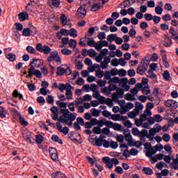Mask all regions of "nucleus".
<instances>
[{
    "label": "nucleus",
    "instance_id": "f257e3e1",
    "mask_svg": "<svg viewBox=\"0 0 178 178\" xmlns=\"http://www.w3.org/2000/svg\"><path fill=\"white\" fill-rule=\"evenodd\" d=\"M62 115L58 119V122L60 123H65L68 127L73 126V122L76 120V115L70 113L67 108L61 109Z\"/></svg>",
    "mask_w": 178,
    "mask_h": 178
},
{
    "label": "nucleus",
    "instance_id": "f03ea898",
    "mask_svg": "<svg viewBox=\"0 0 178 178\" xmlns=\"http://www.w3.org/2000/svg\"><path fill=\"white\" fill-rule=\"evenodd\" d=\"M30 69L28 71L29 74L26 76V79H31L33 76H36L38 79H42V74H41V71L38 70H35V66L31 65H29Z\"/></svg>",
    "mask_w": 178,
    "mask_h": 178
},
{
    "label": "nucleus",
    "instance_id": "7ed1b4c3",
    "mask_svg": "<svg viewBox=\"0 0 178 178\" xmlns=\"http://www.w3.org/2000/svg\"><path fill=\"white\" fill-rule=\"evenodd\" d=\"M149 65V60H143L140 63V64L138 66L136 69V73H138V74H140L141 76H143V74L145 73L146 70H147Z\"/></svg>",
    "mask_w": 178,
    "mask_h": 178
},
{
    "label": "nucleus",
    "instance_id": "20e7f679",
    "mask_svg": "<svg viewBox=\"0 0 178 178\" xmlns=\"http://www.w3.org/2000/svg\"><path fill=\"white\" fill-rule=\"evenodd\" d=\"M48 62H56L57 63H62V58L58 51H51L50 56L47 57Z\"/></svg>",
    "mask_w": 178,
    "mask_h": 178
},
{
    "label": "nucleus",
    "instance_id": "39448f33",
    "mask_svg": "<svg viewBox=\"0 0 178 178\" xmlns=\"http://www.w3.org/2000/svg\"><path fill=\"white\" fill-rule=\"evenodd\" d=\"M36 50L38 51L39 52H42L43 54H44V55H49V54H51V47H49V46H47V45H43L41 43H38L36 45Z\"/></svg>",
    "mask_w": 178,
    "mask_h": 178
},
{
    "label": "nucleus",
    "instance_id": "423d86ee",
    "mask_svg": "<svg viewBox=\"0 0 178 178\" xmlns=\"http://www.w3.org/2000/svg\"><path fill=\"white\" fill-rule=\"evenodd\" d=\"M107 127L109 129H113L115 131H123L124 127L119 123H113V122L110 121L106 123Z\"/></svg>",
    "mask_w": 178,
    "mask_h": 178
},
{
    "label": "nucleus",
    "instance_id": "0eeeda50",
    "mask_svg": "<svg viewBox=\"0 0 178 178\" xmlns=\"http://www.w3.org/2000/svg\"><path fill=\"white\" fill-rule=\"evenodd\" d=\"M116 92H114L112 95V99L113 101H118L119 100V95H120V98H123V95H124V90L122 88H118Z\"/></svg>",
    "mask_w": 178,
    "mask_h": 178
},
{
    "label": "nucleus",
    "instance_id": "6e6552de",
    "mask_svg": "<svg viewBox=\"0 0 178 178\" xmlns=\"http://www.w3.org/2000/svg\"><path fill=\"white\" fill-rule=\"evenodd\" d=\"M86 15L87 11L86 10V8L82 6H80L76 13V17H78V19H83V17H84Z\"/></svg>",
    "mask_w": 178,
    "mask_h": 178
},
{
    "label": "nucleus",
    "instance_id": "1a4fd4ad",
    "mask_svg": "<svg viewBox=\"0 0 178 178\" xmlns=\"http://www.w3.org/2000/svg\"><path fill=\"white\" fill-rule=\"evenodd\" d=\"M102 47H108V41L100 40L97 42L95 45V48L97 51H101V49H102Z\"/></svg>",
    "mask_w": 178,
    "mask_h": 178
},
{
    "label": "nucleus",
    "instance_id": "9d476101",
    "mask_svg": "<svg viewBox=\"0 0 178 178\" xmlns=\"http://www.w3.org/2000/svg\"><path fill=\"white\" fill-rule=\"evenodd\" d=\"M138 137H139V138L146 137V138H148L149 140H154L153 137H150L149 135H148V131L147 129H142L141 131H139V134L138 135Z\"/></svg>",
    "mask_w": 178,
    "mask_h": 178
},
{
    "label": "nucleus",
    "instance_id": "9b49d317",
    "mask_svg": "<svg viewBox=\"0 0 178 178\" xmlns=\"http://www.w3.org/2000/svg\"><path fill=\"white\" fill-rule=\"evenodd\" d=\"M136 3V1L134 0H124L122 3H120V6H123L124 9L127 8H130L132 5Z\"/></svg>",
    "mask_w": 178,
    "mask_h": 178
},
{
    "label": "nucleus",
    "instance_id": "f8f14e48",
    "mask_svg": "<svg viewBox=\"0 0 178 178\" xmlns=\"http://www.w3.org/2000/svg\"><path fill=\"white\" fill-rule=\"evenodd\" d=\"M102 161L104 163H106V166L108 168V169H112V168H113V164L111 160V158L104 156L102 159Z\"/></svg>",
    "mask_w": 178,
    "mask_h": 178
},
{
    "label": "nucleus",
    "instance_id": "ddd939ff",
    "mask_svg": "<svg viewBox=\"0 0 178 178\" xmlns=\"http://www.w3.org/2000/svg\"><path fill=\"white\" fill-rule=\"evenodd\" d=\"M38 3L34 0H31L30 2L26 6V9L28 12H33V9L37 6Z\"/></svg>",
    "mask_w": 178,
    "mask_h": 178
},
{
    "label": "nucleus",
    "instance_id": "4468645a",
    "mask_svg": "<svg viewBox=\"0 0 178 178\" xmlns=\"http://www.w3.org/2000/svg\"><path fill=\"white\" fill-rule=\"evenodd\" d=\"M82 52H83V56H86V52H88L90 58H94V56L97 55V51H95V50H94L93 49H90L89 50H87V49H83L82 50Z\"/></svg>",
    "mask_w": 178,
    "mask_h": 178
},
{
    "label": "nucleus",
    "instance_id": "2eb2a0df",
    "mask_svg": "<svg viewBox=\"0 0 178 178\" xmlns=\"http://www.w3.org/2000/svg\"><path fill=\"white\" fill-rule=\"evenodd\" d=\"M128 145L129 147H136V148H141V145H143V143H141L140 140L134 142L133 141V139H131L129 141H128Z\"/></svg>",
    "mask_w": 178,
    "mask_h": 178
},
{
    "label": "nucleus",
    "instance_id": "dca6fc26",
    "mask_svg": "<svg viewBox=\"0 0 178 178\" xmlns=\"http://www.w3.org/2000/svg\"><path fill=\"white\" fill-rule=\"evenodd\" d=\"M41 64L42 65V63H41V60L37 59V58H33L32 61L29 63V66H35L37 69L38 67H41Z\"/></svg>",
    "mask_w": 178,
    "mask_h": 178
},
{
    "label": "nucleus",
    "instance_id": "f3484780",
    "mask_svg": "<svg viewBox=\"0 0 178 178\" xmlns=\"http://www.w3.org/2000/svg\"><path fill=\"white\" fill-rule=\"evenodd\" d=\"M163 154H158L156 156L152 157V161H151V163L152 165H154V163H155V162H158L159 161H162L163 159Z\"/></svg>",
    "mask_w": 178,
    "mask_h": 178
},
{
    "label": "nucleus",
    "instance_id": "a211bd4d",
    "mask_svg": "<svg viewBox=\"0 0 178 178\" xmlns=\"http://www.w3.org/2000/svg\"><path fill=\"white\" fill-rule=\"evenodd\" d=\"M18 18L19 22H24V20H29V14L26 12L19 13L18 14Z\"/></svg>",
    "mask_w": 178,
    "mask_h": 178
},
{
    "label": "nucleus",
    "instance_id": "6ab92c4d",
    "mask_svg": "<svg viewBox=\"0 0 178 178\" xmlns=\"http://www.w3.org/2000/svg\"><path fill=\"white\" fill-rule=\"evenodd\" d=\"M52 178H67L65 174L62 173L60 171H57L51 174Z\"/></svg>",
    "mask_w": 178,
    "mask_h": 178
},
{
    "label": "nucleus",
    "instance_id": "aec40b11",
    "mask_svg": "<svg viewBox=\"0 0 178 178\" xmlns=\"http://www.w3.org/2000/svg\"><path fill=\"white\" fill-rule=\"evenodd\" d=\"M102 6H101V2L99 3H95L91 7V12H98L99 9H101Z\"/></svg>",
    "mask_w": 178,
    "mask_h": 178
},
{
    "label": "nucleus",
    "instance_id": "412c9836",
    "mask_svg": "<svg viewBox=\"0 0 178 178\" xmlns=\"http://www.w3.org/2000/svg\"><path fill=\"white\" fill-rule=\"evenodd\" d=\"M143 109H144V105H143V104L136 102L135 104V109L134 111L136 112H140V111H143Z\"/></svg>",
    "mask_w": 178,
    "mask_h": 178
},
{
    "label": "nucleus",
    "instance_id": "4be33fe9",
    "mask_svg": "<svg viewBox=\"0 0 178 178\" xmlns=\"http://www.w3.org/2000/svg\"><path fill=\"white\" fill-rule=\"evenodd\" d=\"M51 140L54 143H58V144L60 145L63 144V141L62 140V139L59 138V136H58V135H52Z\"/></svg>",
    "mask_w": 178,
    "mask_h": 178
},
{
    "label": "nucleus",
    "instance_id": "5701e85b",
    "mask_svg": "<svg viewBox=\"0 0 178 178\" xmlns=\"http://www.w3.org/2000/svg\"><path fill=\"white\" fill-rule=\"evenodd\" d=\"M138 115H140V112L138 111L137 112L134 109V111L128 113V118H129V119H134V118H136V116H138Z\"/></svg>",
    "mask_w": 178,
    "mask_h": 178
},
{
    "label": "nucleus",
    "instance_id": "b1692460",
    "mask_svg": "<svg viewBox=\"0 0 178 178\" xmlns=\"http://www.w3.org/2000/svg\"><path fill=\"white\" fill-rule=\"evenodd\" d=\"M68 35L73 38H76V37H77V30L73 28L70 29V31H68Z\"/></svg>",
    "mask_w": 178,
    "mask_h": 178
},
{
    "label": "nucleus",
    "instance_id": "393cba45",
    "mask_svg": "<svg viewBox=\"0 0 178 178\" xmlns=\"http://www.w3.org/2000/svg\"><path fill=\"white\" fill-rule=\"evenodd\" d=\"M95 143L93 145H95V147H102L103 143H104V139H99V138H95Z\"/></svg>",
    "mask_w": 178,
    "mask_h": 178
},
{
    "label": "nucleus",
    "instance_id": "a878e982",
    "mask_svg": "<svg viewBox=\"0 0 178 178\" xmlns=\"http://www.w3.org/2000/svg\"><path fill=\"white\" fill-rule=\"evenodd\" d=\"M147 77H149V79H151L152 80H156L157 79L156 74L154 73V72H152V70H148Z\"/></svg>",
    "mask_w": 178,
    "mask_h": 178
},
{
    "label": "nucleus",
    "instance_id": "bb28decb",
    "mask_svg": "<svg viewBox=\"0 0 178 178\" xmlns=\"http://www.w3.org/2000/svg\"><path fill=\"white\" fill-rule=\"evenodd\" d=\"M90 112L92 113V116H94V118H98V116H99V114L101 113V111L96 109L95 108H92L90 110Z\"/></svg>",
    "mask_w": 178,
    "mask_h": 178
},
{
    "label": "nucleus",
    "instance_id": "cd10ccee",
    "mask_svg": "<svg viewBox=\"0 0 178 178\" xmlns=\"http://www.w3.org/2000/svg\"><path fill=\"white\" fill-rule=\"evenodd\" d=\"M143 171L144 172L145 175H154V171L152 170V169L149 168L145 167L143 168Z\"/></svg>",
    "mask_w": 178,
    "mask_h": 178
},
{
    "label": "nucleus",
    "instance_id": "c85d7f7f",
    "mask_svg": "<svg viewBox=\"0 0 178 178\" xmlns=\"http://www.w3.org/2000/svg\"><path fill=\"white\" fill-rule=\"evenodd\" d=\"M110 122L106 120L105 118H103L102 120L97 121V126L98 127H104V125L106 126V122Z\"/></svg>",
    "mask_w": 178,
    "mask_h": 178
},
{
    "label": "nucleus",
    "instance_id": "c756f323",
    "mask_svg": "<svg viewBox=\"0 0 178 178\" xmlns=\"http://www.w3.org/2000/svg\"><path fill=\"white\" fill-rule=\"evenodd\" d=\"M68 44L71 48H76V47H77V40L74 39H70L68 42Z\"/></svg>",
    "mask_w": 178,
    "mask_h": 178
},
{
    "label": "nucleus",
    "instance_id": "7c9ffc66",
    "mask_svg": "<svg viewBox=\"0 0 178 178\" xmlns=\"http://www.w3.org/2000/svg\"><path fill=\"white\" fill-rule=\"evenodd\" d=\"M170 34L172 35L171 38H172V40H175V38L178 37V33H176L173 26L170 28Z\"/></svg>",
    "mask_w": 178,
    "mask_h": 178
},
{
    "label": "nucleus",
    "instance_id": "2f4dec72",
    "mask_svg": "<svg viewBox=\"0 0 178 178\" xmlns=\"http://www.w3.org/2000/svg\"><path fill=\"white\" fill-rule=\"evenodd\" d=\"M13 96L14 98H19V99H23V95L19 93L17 90L13 91Z\"/></svg>",
    "mask_w": 178,
    "mask_h": 178
},
{
    "label": "nucleus",
    "instance_id": "473e14b6",
    "mask_svg": "<svg viewBox=\"0 0 178 178\" xmlns=\"http://www.w3.org/2000/svg\"><path fill=\"white\" fill-rule=\"evenodd\" d=\"M116 37H118V35L116 34H110L107 36V41H108V42H112L116 40Z\"/></svg>",
    "mask_w": 178,
    "mask_h": 178
},
{
    "label": "nucleus",
    "instance_id": "72a5a7b5",
    "mask_svg": "<svg viewBox=\"0 0 178 178\" xmlns=\"http://www.w3.org/2000/svg\"><path fill=\"white\" fill-rule=\"evenodd\" d=\"M56 74L57 76H63L65 74V68H62V67H58Z\"/></svg>",
    "mask_w": 178,
    "mask_h": 178
},
{
    "label": "nucleus",
    "instance_id": "f704fd0d",
    "mask_svg": "<svg viewBox=\"0 0 178 178\" xmlns=\"http://www.w3.org/2000/svg\"><path fill=\"white\" fill-rule=\"evenodd\" d=\"M61 24L63 26H66L67 24V17L65 14H62L60 17Z\"/></svg>",
    "mask_w": 178,
    "mask_h": 178
},
{
    "label": "nucleus",
    "instance_id": "c9c22d12",
    "mask_svg": "<svg viewBox=\"0 0 178 178\" xmlns=\"http://www.w3.org/2000/svg\"><path fill=\"white\" fill-rule=\"evenodd\" d=\"M151 92V90H149V86H147L143 88L142 89V94L144 95H148Z\"/></svg>",
    "mask_w": 178,
    "mask_h": 178
},
{
    "label": "nucleus",
    "instance_id": "e433bc0d",
    "mask_svg": "<svg viewBox=\"0 0 178 178\" xmlns=\"http://www.w3.org/2000/svg\"><path fill=\"white\" fill-rule=\"evenodd\" d=\"M6 111H5V108L3 107L0 106V118L1 119H5L6 118Z\"/></svg>",
    "mask_w": 178,
    "mask_h": 178
},
{
    "label": "nucleus",
    "instance_id": "4c0bfd02",
    "mask_svg": "<svg viewBox=\"0 0 178 178\" xmlns=\"http://www.w3.org/2000/svg\"><path fill=\"white\" fill-rule=\"evenodd\" d=\"M164 47H172V39L170 38H168V40H165L163 42Z\"/></svg>",
    "mask_w": 178,
    "mask_h": 178
},
{
    "label": "nucleus",
    "instance_id": "58836bf2",
    "mask_svg": "<svg viewBox=\"0 0 178 178\" xmlns=\"http://www.w3.org/2000/svg\"><path fill=\"white\" fill-rule=\"evenodd\" d=\"M61 54H63V55H65V56H69V55H72V50L65 48L61 49Z\"/></svg>",
    "mask_w": 178,
    "mask_h": 178
},
{
    "label": "nucleus",
    "instance_id": "ea45409f",
    "mask_svg": "<svg viewBox=\"0 0 178 178\" xmlns=\"http://www.w3.org/2000/svg\"><path fill=\"white\" fill-rule=\"evenodd\" d=\"M25 141L26 143H29V144H34V138H33V136L31 135H27L26 138H25Z\"/></svg>",
    "mask_w": 178,
    "mask_h": 178
},
{
    "label": "nucleus",
    "instance_id": "a19ab883",
    "mask_svg": "<svg viewBox=\"0 0 178 178\" xmlns=\"http://www.w3.org/2000/svg\"><path fill=\"white\" fill-rule=\"evenodd\" d=\"M88 42H87V45L88 46V47H95V40H94V39L93 38H92V39H90V38H88Z\"/></svg>",
    "mask_w": 178,
    "mask_h": 178
},
{
    "label": "nucleus",
    "instance_id": "79ce46f5",
    "mask_svg": "<svg viewBox=\"0 0 178 178\" xmlns=\"http://www.w3.org/2000/svg\"><path fill=\"white\" fill-rule=\"evenodd\" d=\"M154 121L156 122V123H161V122L163 120V118L161 117V115L159 114L154 115Z\"/></svg>",
    "mask_w": 178,
    "mask_h": 178
},
{
    "label": "nucleus",
    "instance_id": "37998d69",
    "mask_svg": "<svg viewBox=\"0 0 178 178\" xmlns=\"http://www.w3.org/2000/svg\"><path fill=\"white\" fill-rule=\"evenodd\" d=\"M22 35H24V37H30V28L24 29Z\"/></svg>",
    "mask_w": 178,
    "mask_h": 178
},
{
    "label": "nucleus",
    "instance_id": "c03bdc74",
    "mask_svg": "<svg viewBox=\"0 0 178 178\" xmlns=\"http://www.w3.org/2000/svg\"><path fill=\"white\" fill-rule=\"evenodd\" d=\"M111 119H112V120H114V122L120 121V114H113V115H111Z\"/></svg>",
    "mask_w": 178,
    "mask_h": 178
},
{
    "label": "nucleus",
    "instance_id": "a18cd8bd",
    "mask_svg": "<svg viewBox=\"0 0 178 178\" xmlns=\"http://www.w3.org/2000/svg\"><path fill=\"white\" fill-rule=\"evenodd\" d=\"M144 17L145 20H147V22H151V20H153L154 19V16L152 15V14H149V13L145 14Z\"/></svg>",
    "mask_w": 178,
    "mask_h": 178
},
{
    "label": "nucleus",
    "instance_id": "49530a36",
    "mask_svg": "<svg viewBox=\"0 0 178 178\" xmlns=\"http://www.w3.org/2000/svg\"><path fill=\"white\" fill-rule=\"evenodd\" d=\"M7 58L10 62H15L16 60V55L10 53L8 55Z\"/></svg>",
    "mask_w": 178,
    "mask_h": 178
},
{
    "label": "nucleus",
    "instance_id": "de8ad7c7",
    "mask_svg": "<svg viewBox=\"0 0 178 178\" xmlns=\"http://www.w3.org/2000/svg\"><path fill=\"white\" fill-rule=\"evenodd\" d=\"M43 140L42 135H37L35 141H36L37 144H41Z\"/></svg>",
    "mask_w": 178,
    "mask_h": 178
},
{
    "label": "nucleus",
    "instance_id": "09e8293b",
    "mask_svg": "<svg viewBox=\"0 0 178 178\" xmlns=\"http://www.w3.org/2000/svg\"><path fill=\"white\" fill-rule=\"evenodd\" d=\"M84 102V100L81 98H76L75 99V101H74L72 103L76 105V106H79L80 104H83Z\"/></svg>",
    "mask_w": 178,
    "mask_h": 178
},
{
    "label": "nucleus",
    "instance_id": "8fccbe9b",
    "mask_svg": "<svg viewBox=\"0 0 178 178\" xmlns=\"http://www.w3.org/2000/svg\"><path fill=\"white\" fill-rule=\"evenodd\" d=\"M163 77L164 80H166L168 81V80L170 79V74L169 73V71L168 70L164 71L163 74Z\"/></svg>",
    "mask_w": 178,
    "mask_h": 178
},
{
    "label": "nucleus",
    "instance_id": "3c124183",
    "mask_svg": "<svg viewBox=\"0 0 178 178\" xmlns=\"http://www.w3.org/2000/svg\"><path fill=\"white\" fill-rule=\"evenodd\" d=\"M102 133V129L99 127H93V134H101Z\"/></svg>",
    "mask_w": 178,
    "mask_h": 178
},
{
    "label": "nucleus",
    "instance_id": "603ef678",
    "mask_svg": "<svg viewBox=\"0 0 178 178\" xmlns=\"http://www.w3.org/2000/svg\"><path fill=\"white\" fill-rule=\"evenodd\" d=\"M56 104L58 106H60V108H67V103H66V102H60V101H56Z\"/></svg>",
    "mask_w": 178,
    "mask_h": 178
},
{
    "label": "nucleus",
    "instance_id": "864d4df0",
    "mask_svg": "<svg viewBox=\"0 0 178 178\" xmlns=\"http://www.w3.org/2000/svg\"><path fill=\"white\" fill-rule=\"evenodd\" d=\"M29 34H31V35H35V34H37V29L34 26H31L29 28Z\"/></svg>",
    "mask_w": 178,
    "mask_h": 178
},
{
    "label": "nucleus",
    "instance_id": "5fc2aeb1",
    "mask_svg": "<svg viewBox=\"0 0 178 178\" xmlns=\"http://www.w3.org/2000/svg\"><path fill=\"white\" fill-rule=\"evenodd\" d=\"M131 133L133 136L138 137V134H140V130L137 127H134L131 130Z\"/></svg>",
    "mask_w": 178,
    "mask_h": 178
},
{
    "label": "nucleus",
    "instance_id": "6e6d98bb",
    "mask_svg": "<svg viewBox=\"0 0 178 178\" xmlns=\"http://www.w3.org/2000/svg\"><path fill=\"white\" fill-rule=\"evenodd\" d=\"M60 34L64 37H67V35H69V31L67 29H61L60 30Z\"/></svg>",
    "mask_w": 178,
    "mask_h": 178
},
{
    "label": "nucleus",
    "instance_id": "4d7b16f0",
    "mask_svg": "<svg viewBox=\"0 0 178 178\" xmlns=\"http://www.w3.org/2000/svg\"><path fill=\"white\" fill-rule=\"evenodd\" d=\"M118 90V86L115 84H110L108 86V92H111L112 91H116Z\"/></svg>",
    "mask_w": 178,
    "mask_h": 178
},
{
    "label": "nucleus",
    "instance_id": "13d9d810",
    "mask_svg": "<svg viewBox=\"0 0 178 178\" xmlns=\"http://www.w3.org/2000/svg\"><path fill=\"white\" fill-rule=\"evenodd\" d=\"M46 101L47 103H49V104H54V96L49 95L47 96V97L46 98Z\"/></svg>",
    "mask_w": 178,
    "mask_h": 178
},
{
    "label": "nucleus",
    "instance_id": "bf43d9fd",
    "mask_svg": "<svg viewBox=\"0 0 178 178\" xmlns=\"http://www.w3.org/2000/svg\"><path fill=\"white\" fill-rule=\"evenodd\" d=\"M19 123L22 126H29V122L23 117L19 118Z\"/></svg>",
    "mask_w": 178,
    "mask_h": 178
},
{
    "label": "nucleus",
    "instance_id": "052dcab7",
    "mask_svg": "<svg viewBox=\"0 0 178 178\" xmlns=\"http://www.w3.org/2000/svg\"><path fill=\"white\" fill-rule=\"evenodd\" d=\"M163 140L165 143H169V141H170V135H169V134H164L163 135Z\"/></svg>",
    "mask_w": 178,
    "mask_h": 178
},
{
    "label": "nucleus",
    "instance_id": "680f3d73",
    "mask_svg": "<svg viewBox=\"0 0 178 178\" xmlns=\"http://www.w3.org/2000/svg\"><path fill=\"white\" fill-rule=\"evenodd\" d=\"M51 5L54 8H59V5H60V1L58 0H51Z\"/></svg>",
    "mask_w": 178,
    "mask_h": 178
},
{
    "label": "nucleus",
    "instance_id": "e2e57ef3",
    "mask_svg": "<svg viewBox=\"0 0 178 178\" xmlns=\"http://www.w3.org/2000/svg\"><path fill=\"white\" fill-rule=\"evenodd\" d=\"M154 10L156 15H162V13L163 12V8H162V7L156 6Z\"/></svg>",
    "mask_w": 178,
    "mask_h": 178
},
{
    "label": "nucleus",
    "instance_id": "0e129e2a",
    "mask_svg": "<svg viewBox=\"0 0 178 178\" xmlns=\"http://www.w3.org/2000/svg\"><path fill=\"white\" fill-rule=\"evenodd\" d=\"M110 147H112L113 149H116V148H118V147H119V145L117 143V142L111 140L110 142Z\"/></svg>",
    "mask_w": 178,
    "mask_h": 178
},
{
    "label": "nucleus",
    "instance_id": "69168bd1",
    "mask_svg": "<svg viewBox=\"0 0 178 178\" xmlns=\"http://www.w3.org/2000/svg\"><path fill=\"white\" fill-rule=\"evenodd\" d=\"M76 122L78 124H80V126H83L84 125V119L81 117H78L76 118Z\"/></svg>",
    "mask_w": 178,
    "mask_h": 178
},
{
    "label": "nucleus",
    "instance_id": "338daca9",
    "mask_svg": "<svg viewBox=\"0 0 178 178\" xmlns=\"http://www.w3.org/2000/svg\"><path fill=\"white\" fill-rule=\"evenodd\" d=\"M26 51L29 52V54H35V49L31 46L26 47Z\"/></svg>",
    "mask_w": 178,
    "mask_h": 178
},
{
    "label": "nucleus",
    "instance_id": "774afa93",
    "mask_svg": "<svg viewBox=\"0 0 178 178\" xmlns=\"http://www.w3.org/2000/svg\"><path fill=\"white\" fill-rule=\"evenodd\" d=\"M58 88V90L61 91V92H63L65 90H66V84L65 85L63 83H60Z\"/></svg>",
    "mask_w": 178,
    "mask_h": 178
}]
</instances>
